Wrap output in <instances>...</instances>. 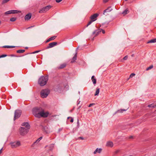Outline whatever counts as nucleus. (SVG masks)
Returning a JSON list of instances; mask_svg holds the SVG:
<instances>
[{
	"label": "nucleus",
	"instance_id": "nucleus-1",
	"mask_svg": "<svg viewBox=\"0 0 156 156\" xmlns=\"http://www.w3.org/2000/svg\"><path fill=\"white\" fill-rule=\"evenodd\" d=\"M33 115L36 117L40 118L41 117H47L49 114L48 112H45L44 109L41 107H36L32 110Z\"/></svg>",
	"mask_w": 156,
	"mask_h": 156
},
{
	"label": "nucleus",
	"instance_id": "nucleus-2",
	"mask_svg": "<svg viewBox=\"0 0 156 156\" xmlns=\"http://www.w3.org/2000/svg\"><path fill=\"white\" fill-rule=\"evenodd\" d=\"M48 76H42L39 78L38 80V83L41 86H43L45 85L48 80Z\"/></svg>",
	"mask_w": 156,
	"mask_h": 156
},
{
	"label": "nucleus",
	"instance_id": "nucleus-3",
	"mask_svg": "<svg viewBox=\"0 0 156 156\" xmlns=\"http://www.w3.org/2000/svg\"><path fill=\"white\" fill-rule=\"evenodd\" d=\"M50 91L48 89L42 90L41 92V95L42 98H46L50 93Z\"/></svg>",
	"mask_w": 156,
	"mask_h": 156
},
{
	"label": "nucleus",
	"instance_id": "nucleus-4",
	"mask_svg": "<svg viewBox=\"0 0 156 156\" xmlns=\"http://www.w3.org/2000/svg\"><path fill=\"white\" fill-rule=\"evenodd\" d=\"M29 131L28 129H26L25 127H21L19 129V133L20 135L24 136L26 135Z\"/></svg>",
	"mask_w": 156,
	"mask_h": 156
},
{
	"label": "nucleus",
	"instance_id": "nucleus-5",
	"mask_svg": "<svg viewBox=\"0 0 156 156\" xmlns=\"http://www.w3.org/2000/svg\"><path fill=\"white\" fill-rule=\"evenodd\" d=\"M22 114V111L20 110H15L14 113V120H15L16 119L19 118L21 116Z\"/></svg>",
	"mask_w": 156,
	"mask_h": 156
},
{
	"label": "nucleus",
	"instance_id": "nucleus-6",
	"mask_svg": "<svg viewBox=\"0 0 156 156\" xmlns=\"http://www.w3.org/2000/svg\"><path fill=\"white\" fill-rule=\"evenodd\" d=\"M51 7L52 6L50 5L46 6L41 9L39 11V12L40 13H42L45 12L50 9Z\"/></svg>",
	"mask_w": 156,
	"mask_h": 156
},
{
	"label": "nucleus",
	"instance_id": "nucleus-7",
	"mask_svg": "<svg viewBox=\"0 0 156 156\" xmlns=\"http://www.w3.org/2000/svg\"><path fill=\"white\" fill-rule=\"evenodd\" d=\"M10 144L12 148H14L20 146V143L19 141H17L16 142H11Z\"/></svg>",
	"mask_w": 156,
	"mask_h": 156
},
{
	"label": "nucleus",
	"instance_id": "nucleus-8",
	"mask_svg": "<svg viewBox=\"0 0 156 156\" xmlns=\"http://www.w3.org/2000/svg\"><path fill=\"white\" fill-rule=\"evenodd\" d=\"M19 11L17 10H11L5 12V15H8L11 14H15L18 13Z\"/></svg>",
	"mask_w": 156,
	"mask_h": 156
},
{
	"label": "nucleus",
	"instance_id": "nucleus-9",
	"mask_svg": "<svg viewBox=\"0 0 156 156\" xmlns=\"http://www.w3.org/2000/svg\"><path fill=\"white\" fill-rule=\"evenodd\" d=\"M102 29H100L98 30H96L94 31L92 33V35H94V37H96L102 31Z\"/></svg>",
	"mask_w": 156,
	"mask_h": 156
},
{
	"label": "nucleus",
	"instance_id": "nucleus-10",
	"mask_svg": "<svg viewBox=\"0 0 156 156\" xmlns=\"http://www.w3.org/2000/svg\"><path fill=\"white\" fill-rule=\"evenodd\" d=\"M57 44V43L56 42H53L49 43L48 44V46L45 49H48L49 48L53 47L55 46Z\"/></svg>",
	"mask_w": 156,
	"mask_h": 156
},
{
	"label": "nucleus",
	"instance_id": "nucleus-11",
	"mask_svg": "<svg viewBox=\"0 0 156 156\" xmlns=\"http://www.w3.org/2000/svg\"><path fill=\"white\" fill-rule=\"evenodd\" d=\"M98 15L99 14L98 13L94 14L92 15L90 17L91 20H94V21H96L97 20L96 18L98 16Z\"/></svg>",
	"mask_w": 156,
	"mask_h": 156
},
{
	"label": "nucleus",
	"instance_id": "nucleus-12",
	"mask_svg": "<svg viewBox=\"0 0 156 156\" xmlns=\"http://www.w3.org/2000/svg\"><path fill=\"white\" fill-rule=\"evenodd\" d=\"M21 126H25L26 129H28V130H29L30 127V125L28 122H23Z\"/></svg>",
	"mask_w": 156,
	"mask_h": 156
},
{
	"label": "nucleus",
	"instance_id": "nucleus-13",
	"mask_svg": "<svg viewBox=\"0 0 156 156\" xmlns=\"http://www.w3.org/2000/svg\"><path fill=\"white\" fill-rule=\"evenodd\" d=\"M67 65V64L66 63H63L61 64L59 66H58L57 68L58 69H62L65 68Z\"/></svg>",
	"mask_w": 156,
	"mask_h": 156
},
{
	"label": "nucleus",
	"instance_id": "nucleus-14",
	"mask_svg": "<svg viewBox=\"0 0 156 156\" xmlns=\"http://www.w3.org/2000/svg\"><path fill=\"white\" fill-rule=\"evenodd\" d=\"M31 17V15L30 13H29L26 15L24 17V19L25 20H29L30 19Z\"/></svg>",
	"mask_w": 156,
	"mask_h": 156
},
{
	"label": "nucleus",
	"instance_id": "nucleus-15",
	"mask_svg": "<svg viewBox=\"0 0 156 156\" xmlns=\"http://www.w3.org/2000/svg\"><path fill=\"white\" fill-rule=\"evenodd\" d=\"M127 110V109H120L118 110L117 111L115 112L114 113V115L116 114L117 113H122L123 111H125Z\"/></svg>",
	"mask_w": 156,
	"mask_h": 156
},
{
	"label": "nucleus",
	"instance_id": "nucleus-16",
	"mask_svg": "<svg viewBox=\"0 0 156 156\" xmlns=\"http://www.w3.org/2000/svg\"><path fill=\"white\" fill-rule=\"evenodd\" d=\"M42 138V137L41 136L38 138L35 141L32 145V147H33L34 145L37 143H38L40 140H41Z\"/></svg>",
	"mask_w": 156,
	"mask_h": 156
},
{
	"label": "nucleus",
	"instance_id": "nucleus-17",
	"mask_svg": "<svg viewBox=\"0 0 156 156\" xmlns=\"http://www.w3.org/2000/svg\"><path fill=\"white\" fill-rule=\"evenodd\" d=\"M77 53L76 52L75 55L73 58L72 60L71 61V63H73L75 62L76 60L77 59Z\"/></svg>",
	"mask_w": 156,
	"mask_h": 156
},
{
	"label": "nucleus",
	"instance_id": "nucleus-18",
	"mask_svg": "<svg viewBox=\"0 0 156 156\" xmlns=\"http://www.w3.org/2000/svg\"><path fill=\"white\" fill-rule=\"evenodd\" d=\"M102 149L100 148L98 149V148H97L94 151V154H95L97 153L98 152L99 153H100L102 151Z\"/></svg>",
	"mask_w": 156,
	"mask_h": 156
},
{
	"label": "nucleus",
	"instance_id": "nucleus-19",
	"mask_svg": "<svg viewBox=\"0 0 156 156\" xmlns=\"http://www.w3.org/2000/svg\"><path fill=\"white\" fill-rule=\"evenodd\" d=\"M106 145L108 147H112L113 146V144L112 142L108 141Z\"/></svg>",
	"mask_w": 156,
	"mask_h": 156
},
{
	"label": "nucleus",
	"instance_id": "nucleus-20",
	"mask_svg": "<svg viewBox=\"0 0 156 156\" xmlns=\"http://www.w3.org/2000/svg\"><path fill=\"white\" fill-rule=\"evenodd\" d=\"M94 76H93L91 77V80L94 84H95L96 83V79L94 78Z\"/></svg>",
	"mask_w": 156,
	"mask_h": 156
},
{
	"label": "nucleus",
	"instance_id": "nucleus-21",
	"mask_svg": "<svg viewBox=\"0 0 156 156\" xmlns=\"http://www.w3.org/2000/svg\"><path fill=\"white\" fill-rule=\"evenodd\" d=\"M156 42V38L154 39H152L148 41L147 42V43L149 44V43H155Z\"/></svg>",
	"mask_w": 156,
	"mask_h": 156
},
{
	"label": "nucleus",
	"instance_id": "nucleus-22",
	"mask_svg": "<svg viewBox=\"0 0 156 156\" xmlns=\"http://www.w3.org/2000/svg\"><path fill=\"white\" fill-rule=\"evenodd\" d=\"M3 48H12L15 47V46H9V45H5L3 46Z\"/></svg>",
	"mask_w": 156,
	"mask_h": 156
},
{
	"label": "nucleus",
	"instance_id": "nucleus-23",
	"mask_svg": "<svg viewBox=\"0 0 156 156\" xmlns=\"http://www.w3.org/2000/svg\"><path fill=\"white\" fill-rule=\"evenodd\" d=\"M129 12V11L128 10V9H126L125 10L122 12V14L125 15L128 13Z\"/></svg>",
	"mask_w": 156,
	"mask_h": 156
},
{
	"label": "nucleus",
	"instance_id": "nucleus-24",
	"mask_svg": "<svg viewBox=\"0 0 156 156\" xmlns=\"http://www.w3.org/2000/svg\"><path fill=\"white\" fill-rule=\"evenodd\" d=\"M100 92V89L98 88H96V91L95 93L94 94L95 96H98V95L99 93Z\"/></svg>",
	"mask_w": 156,
	"mask_h": 156
},
{
	"label": "nucleus",
	"instance_id": "nucleus-25",
	"mask_svg": "<svg viewBox=\"0 0 156 156\" xmlns=\"http://www.w3.org/2000/svg\"><path fill=\"white\" fill-rule=\"evenodd\" d=\"M25 51V50H19L16 51V52L18 53H22L24 52Z\"/></svg>",
	"mask_w": 156,
	"mask_h": 156
},
{
	"label": "nucleus",
	"instance_id": "nucleus-26",
	"mask_svg": "<svg viewBox=\"0 0 156 156\" xmlns=\"http://www.w3.org/2000/svg\"><path fill=\"white\" fill-rule=\"evenodd\" d=\"M148 107L149 108H154L156 107V105H154L153 104H152L148 105Z\"/></svg>",
	"mask_w": 156,
	"mask_h": 156
},
{
	"label": "nucleus",
	"instance_id": "nucleus-27",
	"mask_svg": "<svg viewBox=\"0 0 156 156\" xmlns=\"http://www.w3.org/2000/svg\"><path fill=\"white\" fill-rule=\"evenodd\" d=\"M16 20V18L15 17H12L10 19V21L12 22H14Z\"/></svg>",
	"mask_w": 156,
	"mask_h": 156
},
{
	"label": "nucleus",
	"instance_id": "nucleus-28",
	"mask_svg": "<svg viewBox=\"0 0 156 156\" xmlns=\"http://www.w3.org/2000/svg\"><path fill=\"white\" fill-rule=\"evenodd\" d=\"M112 9H110L109 10L107 11L106 10V9H105V10H104V11L103 12V14L104 15L105 14V12H110L111 11H112Z\"/></svg>",
	"mask_w": 156,
	"mask_h": 156
},
{
	"label": "nucleus",
	"instance_id": "nucleus-29",
	"mask_svg": "<svg viewBox=\"0 0 156 156\" xmlns=\"http://www.w3.org/2000/svg\"><path fill=\"white\" fill-rule=\"evenodd\" d=\"M9 0H3L2 1V4H4L5 3H7Z\"/></svg>",
	"mask_w": 156,
	"mask_h": 156
},
{
	"label": "nucleus",
	"instance_id": "nucleus-30",
	"mask_svg": "<svg viewBox=\"0 0 156 156\" xmlns=\"http://www.w3.org/2000/svg\"><path fill=\"white\" fill-rule=\"evenodd\" d=\"M153 67V66L152 65L151 66L149 67H148L147 68L146 70H149L151 69Z\"/></svg>",
	"mask_w": 156,
	"mask_h": 156
},
{
	"label": "nucleus",
	"instance_id": "nucleus-31",
	"mask_svg": "<svg viewBox=\"0 0 156 156\" xmlns=\"http://www.w3.org/2000/svg\"><path fill=\"white\" fill-rule=\"evenodd\" d=\"M56 36H54L51 37L50 38V39L51 41H52L54 40L56 38Z\"/></svg>",
	"mask_w": 156,
	"mask_h": 156
},
{
	"label": "nucleus",
	"instance_id": "nucleus-32",
	"mask_svg": "<svg viewBox=\"0 0 156 156\" xmlns=\"http://www.w3.org/2000/svg\"><path fill=\"white\" fill-rule=\"evenodd\" d=\"M7 55L6 54H3L2 55H0V58H2L5 57H6Z\"/></svg>",
	"mask_w": 156,
	"mask_h": 156
},
{
	"label": "nucleus",
	"instance_id": "nucleus-33",
	"mask_svg": "<svg viewBox=\"0 0 156 156\" xmlns=\"http://www.w3.org/2000/svg\"><path fill=\"white\" fill-rule=\"evenodd\" d=\"M94 21V20H90V21L88 23V25H90Z\"/></svg>",
	"mask_w": 156,
	"mask_h": 156
},
{
	"label": "nucleus",
	"instance_id": "nucleus-34",
	"mask_svg": "<svg viewBox=\"0 0 156 156\" xmlns=\"http://www.w3.org/2000/svg\"><path fill=\"white\" fill-rule=\"evenodd\" d=\"M9 56H10V57H19V56H18L17 55H14V54L10 55H9Z\"/></svg>",
	"mask_w": 156,
	"mask_h": 156
},
{
	"label": "nucleus",
	"instance_id": "nucleus-35",
	"mask_svg": "<svg viewBox=\"0 0 156 156\" xmlns=\"http://www.w3.org/2000/svg\"><path fill=\"white\" fill-rule=\"evenodd\" d=\"M135 74L134 73H131L130 76H129V77H132L133 76H135Z\"/></svg>",
	"mask_w": 156,
	"mask_h": 156
},
{
	"label": "nucleus",
	"instance_id": "nucleus-36",
	"mask_svg": "<svg viewBox=\"0 0 156 156\" xmlns=\"http://www.w3.org/2000/svg\"><path fill=\"white\" fill-rule=\"evenodd\" d=\"M128 58V56L127 55H126V56H125L123 58V59L124 60H126Z\"/></svg>",
	"mask_w": 156,
	"mask_h": 156
},
{
	"label": "nucleus",
	"instance_id": "nucleus-37",
	"mask_svg": "<svg viewBox=\"0 0 156 156\" xmlns=\"http://www.w3.org/2000/svg\"><path fill=\"white\" fill-rule=\"evenodd\" d=\"M40 50H39V51H35L34 52H32V54H35V53H38L39 52H40Z\"/></svg>",
	"mask_w": 156,
	"mask_h": 156
},
{
	"label": "nucleus",
	"instance_id": "nucleus-38",
	"mask_svg": "<svg viewBox=\"0 0 156 156\" xmlns=\"http://www.w3.org/2000/svg\"><path fill=\"white\" fill-rule=\"evenodd\" d=\"M95 104H94V103H92V104H90L89 106H88V107H91V106H93Z\"/></svg>",
	"mask_w": 156,
	"mask_h": 156
},
{
	"label": "nucleus",
	"instance_id": "nucleus-39",
	"mask_svg": "<svg viewBox=\"0 0 156 156\" xmlns=\"http://www.w3.org/2000/svg\"><path fill=\"white\" fill-rule=\"evenodd\" d=\"M62 0H55V1L56 2L59 3V2H60Z\"/></svg>",
	"mask_w": 156,
	"mask_h": 156
},
{
	"label": "nucleus",
	"instance_id": "nucleus-40",
	"mask_svg": "<svg viewBox=\"0 0 156 156\" xmlns=\"http://www.w3.org/2000/svg\"><path fill=\"white\" fill-rule=\"evenodd\" d=\"M51 41V40H50V38H49L48 39V40H46V41L45 42H46V43H48V42H49V41Z\"/></svg>",
	"mask_w": 156,
	"mask_h": 156
},
{
	"label": "nucleus",
	"instance_id": "nucleus-41",
	"mask_svg": "<svg viewBox=\"0 0 156 156\" xmlns=\"http://www.w3.org/2000/svg\"><path fill=\"white\" fill-rule=\"evenodd\" d=\"M109 0H103V2L104 3H106L108 1H109Z\"/></svg>",
	"mask_w": 156,
	"mask_h": 156
},
{
	"label": "nucleus",
	"instance_id": "nucleus-42",
	"mask_svg": "<svg viewBox=\"0 0 156 156\" xmlns=\"http://www.w3.org/2000/svg\"><path fill=\"white\" fill-rule=\"evenodd\" d=\"M71 119L70 120V122H73V119L71 117Z\"/></svg>",
	"mask_w": 156,
	"mask_h": 156
},
{
	"label": "nucleus",
	"instance_id": "nucleus-43",
	"mask_svg": "<svg viewBox=\"0 0 156 156\" xmlns=\"http://www.w3.org/2000/svg\"><path fill=\"white\" fill-rule=\"evenodd\" d=\"M111 8V7H109L108 8L106 9V10L107 11H108V10H109Z\"/></svg>",
	"mask_w": 156,
	"mask_h": 156
},
{
	"label": "nucleus",
	"instance_id": "nucleus-44",
	"mask_svg": "<svg viewBox=\"0 0 156 156\" xmlns=\"http://www.w3.org/2000/svg\"><path fill=\"white\" fill-rule=\"evenodd\" d=\"M79 139H80L81 140H83L84 139V138L83 137L80 136L78 138Z\"/></svg>",
	"mask_w": 156,
	"mask_h": 156
},
{
	"label": "nucleus",
	"instance_id": "nucleus-45",
	"mask_svg": "<svg viewBox=\"0 0 156 156\" xmlns=\"http://www.w3.org/2000/svg\"><path fill=\"white\" fill-rule=\"evenodd\" d=\"M103 34H104L105 33V31L104 30H102V31Z\"/></svg>",
	"mask_w": 156,
	"mask_h": 156
},
{
	"label": "nucleus",
	"instance_id": "nucleus-46",
	"mask_svg": "<svg viewBox=\"0 0 156 156\" xmlns=\"http://www.w3.org/2000/svg\"><path fill=\"white\" fill-rule=\"evenodd\" d=\"M3 147L0 150V154L2 153V150Z\"/></svg>",
	"mask_w": 156,
	"mask_h": 156
},
{
	"label": "nucleus",
	"instance_id": "nucleus-47",
	"mask_svg": "<svg viewBox=\"0 0 156 156\" xmlns=\"http://www.w3.org/2000/svg\"><path fill=\"white\" fill-rule=\"evenodd\" d=\"M34 26H31L30 27H29L27 28V29H30V28H31L33 27Z\"/></svg>",
	"mask_w": 156,
	"mask_h": 156
},
{
	"label": "nucleus",
	"instance_id": "nucleus-48",
	"mask_svg": "<svg viewBox=\"0 0 156 156\" xmlns=\"http://www.w3.org/2000/svg\"><path fill=\"white\" fill-rule=\"evenodd\" d=\"M77 124L78 125H79V120L78 119V120H77Z\"/></svg>",
	"mask_w": 156,
	"mask_h": 156
},
{
	"label": "nucleus",
	"instance_id": "nucleus-49",
	"mask_svg": "<svg viewBox=\"0 0 156 156\" xmlns=\"http://www.w3.org/2000/svg\"><path fill=\"white\" fill-rule=\"evenodd\" d=\"M73 110H74V108H73V109H72V110H70V112H72V111H73Z\"/></svg>",
	"mask_w": 156,
	"mask_h": 156
},
{
	"label": "nucleus",
	"instance_id": "nucleus-50",
	"mask_svg": "<svg viewBox=\"0 0 156 156\" xmlns=\"http://www.w3.org/2000/svg\"><path fill=\"white\" fill-rule=\"evenodd\" d=\"M62 130V129H59V132L60 131H61Z\"/></svg>",
	"mask_w": 156,
	"mask_h": 156
},
{
	"label": "nucleus",
	"instance_id": "nucleus-51",
	"mask_svg": "<svg viewBox=\"0 0 156 156\" xmlns=\"http://www.w3.org/2000/svg\"><path fill=\"white\" fill-rule=\"evenodd\" d=\"M71 118V117H68L67 118V119H69V118Z\"/></svg>",
	"mask_w": 156,
	"mask_h": 156
},
{
	"label": "nucleus",
	"instance_id": "nucleus-52",
	"mask_svg": "<svg viewBox=\"0 0 156 156\" xmlns=\"http://www.w3.org/2000/svg\"><path fill=\"white\" fill-rule=\"evenodd\" d=\"M81 107V106H79L78 108V109H79Z\"/></svg>",
	"mask_w": 156,
	"mask_h": 156
},
{
	"label": "nucleus",
	"instance_id": "nucleus-53",
	"mask_svg": "<svg viewBox=\"0 0 156 156\" xmlns=\"http://www.w3.org/2000/svg\"><path fill=\"white\" fill-rule=\"evenodd\" d=\"M132 136H130V137H129V138H132Z\"/></svg>",
	"mask_w": 156,
	"mask_h": 156
},
{
	"label": "nucleus",
	"instance_id": "nucleus-54",
	"mask_svg": "<svg viewBox=\"0 0 156 156\" xmlns=\"http://www.w3.org/2000/svg\"><path fill=\"white\" fill-rule=\"evenodd\" d=\"M89 25H88V24L86 25V27H87Z\"/></svg>",
	"mask_w": 156,
	"mask_h": 156
},
{
	"label": "nucleus",
	"instance_id": "nucleus-55",
	"mask_svg": "<svg viewBox=\"0 0 156 156\" xmlns=\"http://www.w3.org/2000/svg\"><path fill=\"white\" fill-rule=\"evenodd\" d=\"M80 101H79V102H78V103L77 104V105H78V104H79L80 103Z\"/></svg>",
	"mask_w": 156,
	"mask_h": 156
},
{
	"label": "nucleus",
	"instance_id": "nucleus-56",
	"mask_svg": "<svg viewBox=\"0 0 156 156\" xmlns=\"http://www.w3.org/2000/svg\"><path fill=\"white\" fill-rule=\"evenodd\" d=\"M125 1H128V0H124Z\"/></svg>",
	"mask_w": 156,
	"mask_h": 156
},
{
	"label": "nucleus",
	"instance_id": "nucleus-57",
	"mask_svg": "<svg viewBox=\"0 0 156 156\" xmlns=\"http://www.w3.org/2000/svg\"><path fill=\"white\" fill-rule=\"evenodd\" d=\"M132 56H133V55H132Z\"/></svg>",
	"mask_w": 156,
	"mask_h": 156
}]
</instances>
